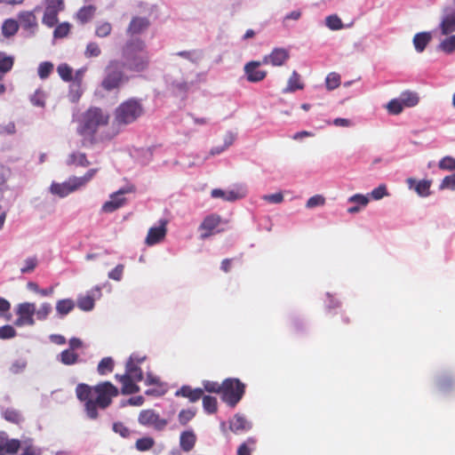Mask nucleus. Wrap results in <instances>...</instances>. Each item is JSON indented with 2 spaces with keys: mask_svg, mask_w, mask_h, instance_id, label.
<instances>
[{
  "mask_svg": "<svg viewBox=\"0 0 455 455\" xmlns=\"http://www.w3.org/2000/svg\"><path fill=\"white\" fill-rule=\"evenodd\" d=\"M150 27V20L147 17L134 16L132 18L127 28L126 34L130 36H135L143 34Z\"/></svg>",
  "mask_w": 455,
  "mask_h": 455,
  "instance_id": "11",
  "label": "nucleus"
},
{
  "mask_svg": "<svg viewBox=\"0 0 455 455\" xmlns=\"http://www.w3.org/2000/svg\"><path fill=\"white\" fill-rule=\"evenodd\" d=\"M290 59V52L285 48H275L268 54L264 56L262 64H271L278 67L283 65Z\"/></svg>",
  "mask_w": 455,
  "mask_h": 455,
  "instance_id": "12",
  "label": "nucleus"
},
{
  "mask_svg": "<svg viewBox=\"0 0 455 455\" xmlns=\"http://www.w3.org/2000/svg\"><path fill=\"white\" fill-rule=\"evenodd\" d=\"M325 84L329 91L338 88L340 85V76L335 72L328 74L325 79Z\"/></svg>",
  "mask_w": 455,
  "mask_h": 455,
  "instance_id": "42",
  "label": "nucleus"
},
{
  "mask_svg": "<svg viewBox=\"0 0 455 455\" xmlns=\"http://www.w3.org/2000/svg\"><path fill=\"white\" fill-rule=\"evenodd\" d=\"M112 32V25L109 22H102L96 27L95 35L98 37H107Z\"/></svg>",
  "mask_w": 455,
  "mask_h": 455,
  "instance_id": "50",
  "label": "nucleus"
},
{
  "mask_svg": "<svg viewBox=\"0 0 455 455\" xmlns=\"http://www.w3.org/2000/svg\"><path fill=\"white\" fill-rule=\"evenodd\" d=\"M140 100L129 99L122 102L115 110L114 122L118 125H127L135 122L143 114Z\"/></svg>",
  "mask_w": 455,
  "mask_h": 455,
  "instance_id": "5",
  "label": "nucleus"
},
{
  "mask_svg": "<svg viewBox=\"0 0 455 455\" xmlns=\"http://www.w3.org/2000/svg\"><path fill=\"white\" fill-rule=\"evenodd\" d=\"M440 29L443 35H449L455 31V12L447 14L443 18Z\"/></svg>",
  "mask_w": 455,
  "mask_h": 455,
  "instance_id": "30",
  "label": "nucleus"
},
{
  "mask_svg": "<svg viewBox=\"0 0 455 455\" xmlns=\"http://www.w3.org/2000/svg\"><path fill=\"white\" fill-rule=\"evenodd\" d=\"M109 114L99 107H91L81 116L78 133L82 136L93 137L100 127L108 125Z\"/></svg>",
  "mask_w": 455,
  "mask_h": 455,
  "instance_id": "3",
  "label": "nucleus"
},
{
  "mask_svg": "<svg viewBox=\"0 0 455 455\" xmlns=\"http://www.w3.org/2000/svg\"><path fill=\"white\" fill-rule=\"evenodd\" d=\"M124 194V190H119L110 196V200L107 201L102 205V211L104 212H113L122 207L125 204V198L123 197Z\"/></svg>",
  "mask_w": 455,
  "mask_h": 455,
  "instance_id": "20",
  "label": "nucleus"
},
{
  "mask_svg": "<svg viewBox=\"0 0 455 455\" xmlns=\"http://www.w3.org/2000/svg\"><path fill=\"white\" fill-rule=\"evenodd\" d=\"M20 25L18 20L6 19L2 24V35L5 38H10L17 34Z\"/></svg>",
  "mask_w": 455,
  "mask_h": 455,
  "instance_id": "25",
  "label": "nucleus"
},
{
  "mask_svg": "<svg viewBox=\"0 0 455 455\" xmlns=\"http://www.w3.org/2000/svg\"><path fill=\"white\" fill-rule=\"evenodd\" d=\"M261 64L262 61H250L244 66V72L249 82L258 83L266 77L267 71L259 69Z\"/></svg>",
  "mask_w": 455,
  "mask_h": 455,
  "instance_id": "15",
  "label": "nucleus"
},
{
  "mask_svg": "<svg viewBox=\"0 0 455 455\" xmlns=\"http://www.w3.org/2000/svg\"><path fill=\"white\" fill-rule=\"evenodd\" d=\"M303 88L304 84L300 81L299 74L297 71H293L288 80L286 88L283 89V92H293L297 90H302Z\"/></svg>",
  "mask_w": 455,
  "mask_h": 455,
  "instance_id": "29",
  "label": "nucleus"
},
{
  "mask_svg": "<svg viewBox=\"0 0 455 455\" xmlns=\"http://www.w3.org/2000/svg\"><path fill=\"white\" fill-rule=\"evenodd\" d=\"M438 168L443 171H455V158L450 156L443 157L438 163Z\"/></svg>",
  "mask_w": 455,
  "mask_h": 455,
  "instance_id": "46",
  "label": "nucleus"
},
{
  "mask_svg": "<svg viewBox=\"0 0 455 455\" xmlns=\"http://www.w3.org/2000/svg\"><path fill=\"white\" fill-rule=\"evenodd\" d=\"M52 312V306L50 303H43L40 307L36 311L38 320H45Z\"/></svg>",
  "mask_w": 455,
  "mask_h": 455,
  "instance_id": "57",
  "label": "nucleus"
},
{
  "mask_svg": "<svg viewBox=\"0 0 455 455\" xmlns=\"http://www.w3.org/2000/svg\"><path fill=\"white\" fill-rule=\"evenodd\" d=\"M430 187L431 181L423 180L416 184L415 190L419 196L426 197L430 195Z\"/></svg>",
  "mask_w": 455,
  "mask_h": 455,
  "instance_id": "45",
  "label": "nucleus"
},
{
  "mask_svg": "<svg viewBox=\"0 0 455 455\" xmlns=\"http://www.w3.org/2000/svg\"><path fill=\"white\" fill-rule=\"evenodd\" d=\"M196 435L192 430L183 431L180 436V447L185 452L191 451L196 443Z\"/></svg>",
  "mask_w": 455,
  "mask_h": 455,
  "instance_id": "22",
  "label": "nucleus"
},
{
  "mask_svg": "<svg viewBox=\"0 0 455 455\" xmlns=\"http://www.w3.org/2000/svg\"><path fill=\"white\" fill-rule=\"evenodd\" d=\"M203 387H204V391L205 390L209 393L220 394L221 389H222V383L220 384L217 381L204 380Z\"/></svg>",
  "mask_w": 455,
  "mask_h": 455,
  "instance_id": "54",
  "label": "nucleus"
},
{
  "mask_svg": "<svg viewBox=\"0 0 455 455\" xmlns=\"http://www.w3.org/2000/svg\"><path fill=\"white\" fill-rule=\"evenodd\" d=\"M113 430L122 437H128L130 435V429L122 422L114 423Z\"/></svg>",
  "mask_w": 455,
  "mask_h": 455,
  "instance_id": "62",
  "label": "nucleus"
},
{
  "mask_svg": "<svg viewBox=\"0 0 455 455\" xmlns=\"http://www.w3.org/2000/svg\"><path fill=\"white\" fill-rule=\"evenodd\" d=\"M439 188L440 189L455 190V173L445 176L443 179Z\"/></svg>",
  "mask_w": 455,
  "mask_h": 455,
  "instance_id": "59",
  "label": "nucleus"
},
{
  "mask_svg": "<svg viewBox=\"0 0 455 455\" xmlns=\"http://www.w3.org/2000/svg\"><path fill=\"white\" fill-rule=\"evenodd\" d=\"M17 335L16 330L9 324L0 327V339H12Z\"/></svg>",
  "mask_w": 455,
  "mask_h": 455,
  "instance_id": "56",
  "label": "nucleus"
},
{
  "mask_svg": "<svg viewBox=\"0 0 455 455\" xmlns=\"http://www.w3.org/2000/svg\"><path fill=\"white\" fill-rule=\"evenodd\" d=\"M53 70V64L49 61L42 62L37 69L38 76L41 79H46Z\"/></svg>",
  "mask_w": 455,
  "mask_h": 455,
  "instance_id": "51",
  "label": "nucleus"
},
{
  "mask_svg": "<svg viewBox=\"0 0 455 455\" xmlns=\"http://www.w3.org/2000/svg\"><path fill=\"white\" fill-rule=\"evenodd\" d=\"M114 370V360L111 357H104L98 364L97 371L101 376L112 372Z\"/></svg>",
  "mask_w": 455,
  "mask_h": 455,
  "instance_id": "39",
  "label": "nucleus"
},
{
  "mask_svg": "<svg viewBox=\"0 0 455 455\" xmlns=\"http://www.w3.org/2000/svg\"><path fill=\"white\" fill-rule=\"evenodd\" d=\"M325 204V198L321 195H315L311 196L306 204L307 208H315L316 206H322Z\"/></svg>",
  "mask_w": 455,
  "mask_h": 455,
  "instance_id": "58",
  "label": "nucleus"
},
{
  "mask_svg": "<svg viewBox=\"0 0 455 455\" xmlns=\"http://www.w3.org/2000/svg\"><path fill=\"white\" fill-rule=\"evenodd\" d=\"M65 7L63 0H45V9L42 22L49 27H54L58 22V15Z\"/></svg>",
  "mask_w": 455,
  "mask_h": 455,
  "instance_id": "7",
  "label": "nucleus"
},
{
  "mask_svg": "<svg viewBox=\"0 0 455 455\" xmlns=\"http://www.w3.org/2000/svg\"><path fill=\"white\" fill-rule=\"evenodd\" d=\"M325 24L331 30H339L343 28V23L337 15L328 16L325 20Z\"/></svg>",
  "mask_w": 455,
  "mask_h": 455,
  "instance_id": "52",
  "label": "nucleus"
},
{
  "mask_svg": "<svg viewBox=\"0 0 455 455\" xmlns=\"http://www.w3.org/2000/svg\"><path fill=\"white\" fill-rule=\"evenodd\" d=\"M70 24L68 22H62L55 28L53 31V36L55 38H64L66 37L70 31Z\"/></svg>",
  "mask_w": 455,
  "mask_h": 455,
  "instance_id": "48",
  "label": "nucleus"
},
{
  "mask_svg": "<svg viewBox=\"0 0 455 455\" xmlns=\"http://www.w3.org/2000/svg\"><path fill=\"white\" fill-rule=\"evenodd\" d=\"M68 165H76L81 167H88L91 163L87 159L86 154L82 152H73L67 159Z\"/></svg>",
  "mask_w": 455,
  "mask_h": 455,
  "instance_id": "26",
  "label": "nucleus"
},
{
  "mask_svg": "<svg viewBox=\"0 0 455 455\" xmlns=\"http://www.w3.org/2000/svg\"><path fill=\"white\" fill-rule=\"evenodd\" d=\"M387 108L388 113L392 115H398L403 111V106L400 99H394L387 103Z\"/></svg>",
  "mask_w": 455,
  "mask_h": 455,
  "instance_id": "55",
  "label": "nucleus"
},
{
  "mask_svg": "<svg viewBox=\"0 0 455 455\" xmlns=\"http://www.w3.org/2000/svg\"><path fill=\"white\" fill-rule=\"evenodd\" d=\"M263 200L270 204H281L283 201V196L282 193H275L271 195L263 196Z\"/></svg>",
  "mask_w": 455,
  "mask_h": 455,
  "instance_id": "64",
  "label": "nucleus"
},
{
  "mask_svg": "<svg viewBox=\"0 0 455 455\" xmlns=\"http://www.w3.org/2000/svg\"><path fill=\"white\" fill-rule=\"evenodd\" d=\"M115 377L122 384V394L132 395L140 391L139 386L135 383L136 381L129 374H116Z\"/></svg>",
  "mask_w": 455,
  "mask_h": 455,
  "instance_id": "19",
  "label": "nucleus"
},
{
  "mask_svg": "<svg viewBox=\"0 0 455 455\" xmlns=\"http://www.w3.org/2000/svg\"><path fill=\"white\" fill-rule=\"evenodd\" d=\"M57 71L63 81L70 82L72 80L73 69L68 64L63 63L59 65Z\"/></svg>",
  "mask_w": 455,
  "mask_h": 455,
  "instance_id": "47",
  "label": "nucleus"
},
{
  "mask_svg": "<svg viewBox=\"0 0 455 455\" xmlns=\"http://www.w3.org/2000/svg\"><path fill=\"white\" fill-rule=\"evenodd\" d=\"M196 416V411L192 409L181 410L178 415L179 422L186 426Z\"/></svg>",
  "mask_w": 455,
  "mask_h": 455,
  "instance_id": "49",
  "label": "nucleus"
},
{
  "mask_svg": "<svg viewBox=\"0 0 455 455\" xmlns=\"http://www.w3.org/2000/svg\"><path fill=\"white\" fill-rule=\"evenodd\" d=\"M122 54L124 68L130 72H144L149 67V52L145 41L140 38L129 39L123 47Z\"/></svg>",
  "mask_w": 455,
  "mask_h": 455,
  "instance_id": "2",
  "label": "nucleus"
},
{
  "mask_svg": "<svg viewBox=\"0 0 455 455\" xmlns=\"http://www.w3.org/2000/svg\"><path fill=\"white\" fill-rule=\"evenodd\" d=\"M76 395L84 403L88 418L96 419L99 417L98 409L109 407L113 398L119 395V390L109 381H102L95 386L79 383L76 387Z\"/></svg>",
  "mask_w": 455,
  "mask_h": 455,
  "instance_id": "1",
  "label": "nucleus"
},
{
  "mask_svg": "<svg viewBox=\"0 0 455 455\" xmlns=\"http://www.w3.org/2000/svg\"><path fill=\"white\" fill-rule=\"evenodd\" d=\"M204 395L203 388H192L190 386L184 385L175 392V396L185 397L189 400L190 403H196L199 401Z\"/></svg>",
  "mask_w": 455,
  "mask_h": 455,
  "instance_id": "17",
  "label": "nucleus"
},
{
  "mask_svg": "<svg viewBox=\"0 0 455 455\" xmlns=\"http://www.w3.org/2000/svg\"><path fill=\"white\" fill-rule=\"evenodd\" d=\"M20 27L27 36H34L38 30V21L35 11H21L17 14Z\"/></svg>",
  "mask_w": 455,
  "mask_h": 455,
  "instance_id": "9",
  "label": "nucleus"
},
{
  "mask_svg": "<svg viewBox=\"0 0 455 455\" xmlns=\"http://www.w3.org/2000/svg\"><path fill=\"white\" fill-rule=\"evenodd\" d=\"M75 308V302L71 299H60L56 303V311L61 315H67Z\"/></svg>",
  "mask_w": 455,
  "mask_h": 455,
  "instance_id": "33",
  "label": "nucleus"
},
{
  "mask_svg": "<svg viewBox=\"0 0 455 455\" xmlns=\"http://www.w3.org/2000/svg\"><path fill=\"white\" fill-rule=\"evenodd\" d=\"M203 399V407L205 412L209 414H213L218 411V401L217 398L211 395H204L201 398Z\"/></svg>",
  "mask_w": 455,
  "mask_h": 455,
  "instance_id": "37",
  "label": "nucleus"
},
{
  "mask_svg": "<svg viewBox=\"0 0 455 455\" xmlns=\"http://www.w3.org/2000/svg\"><path fill=\"white\" fill-rule=\"evenodd\" d=\"M98 171H99V169H97V168L90 169L82 177L75 176V181L78 183V186L80 188H83L93 179V177L96 175Z\"/></svg>",
  "mask_w": 455,
  "mask_h": 455,
  "instance_id": "43",
  "label": "nucleus"
},
{
  "mask_svg": "<svg viewBox=\"0 0 455 455\" xmlns=\"http://www.w3.org/2000/svg\"><path fill=\"white\" fill-rule=\"evenodd\" d=\"M81 188L78 183L75 181V176L70 177L67 181L62 183H52L51 185V192L58 195L60 197L67 196L68 195Z\"/></svg>",
  "mask_w": 455,
  "mask_h": 455,
  "instance_id": "13",
  "label": "nucleus"
},
{
  "mask_svg": "<svg viewBox=\"0 0 455 455\" xmlns=\"http://www.w3.org/2000/svg\"><path fill=\"white\" fill-rule=\"evenodd\" d=\"M100 53L101 50L97 43L91 42L86 45V49L84 51V56L86 58H95L100 56Z\"/></svg>",
  "mask_w": 455,
  "mask_h": 455,
  "instance_id": "53",
  "label": "nucleus"
},
{
  "mask_svg": "<svg viewBox=\"0 0 455 455\" xmlns=\"http://www.w3.org/2000/svg\"><path fill=\"white\" fill-rule=\"evenodd\" d=\"M229 427L235 434H239L251 429V425L243 416L235 414L230 421Z\"/></svg>",
  "mask_w": 455,
  "mask_h": 455,
  "instance_id": "24",
  "label": "nucleus"
},
{
  "mask_svg": "<svg viewBox=\"0 0 455 455\" xmlns=\"http://www.w3.org/2000/svg\"><path fill=\"white\" fill-rule=\"evenodd\" d=\"M138 420L140 425L152 427L157 431L164 430L168 424L167 419H162L157 412L151 409L141 411Z\"/></svg>",
  "mask_w": 455,
  "mask_h": 455,
  "instance_id": "8",
  "label": "nucleus"
},
{
  "mask_svg": "<svg viewBox=\"0 0 455 455\" xmlns=\"http://www.w3.org/2000/svg\"><path fill=\"white\" fill-rule=\"evenodd\" d=\"M77 307L83 311H91L94 307V298L92 294L81 295L77 298Z\"/></svg>",
  "mask_w": 455,
  "mask_h": 455,
  "instance_id": "36",
  "label": "nucleus"
},
{
  "mask_svg": "<svg viewBox=\"0 0 455 455\" xmlns=\"http://www.w3.org/2000/svg\"><path fill=\"white\" fill-rule=\"evenodd\" d=\"M211 195L213 198H222L225 201L233 202L244 196V193L240 190L224 191L220 188L212 189Z\"/></svg>",
  "mask_w": 455,
  "mask_h": 455,
  "instance_id": "23",
  "label": "nucleus"
},
{
  "mask_svg": "<svg viewBox=\"0 0 455 455\" xmlns=\"http://www.w3.org/2000/svg\"><path fill=\"white\" fill-rule=\"evenodd\" d=\"M2 417L8 422L19 425L23 421L22 414L14 408H6L2 411Z\"/></svg>",
  "mask_w": 455,
  "mask_h": 455,
  "instance_id": "31",
  "label": "nucleus"
},
{
  "mask_svg": "<svg viewBox=\"0 0 455 455\" xmlns=\"http://www.w3.org/2000/svg\"><path fill=\"white\" fill-rule=\"evenodd\" d=\"M96 12V7L94 5H86L83 6L79 9L76 13V19L82 23L84 24L88 22L94 16Z\"/></svg>",
  "mask_w": 455,
  "mask_h": 455,
  "instance_id": "32",
  "label": "nucleus"
},
{
  "mask_svg": "<svg viewBox=\"0 0 455 455\" xmlns=\"http://www.w3.org/2000/svg\"><path fill=\"white\" fill-rule=\"evenodd\" d=\"M165 225L166 223L163 222L159 227L150 228L148 232L145 243L151 246L163 241L166 235L167 231Z\"/></svg>",
  "mask_w": 455,
  "mask_h": 455,
  "instance_id": "18",
  "label": "nucleus"
},
{
  "mask_svg": "<svg viewBox=\"0 0 455 455\" xmlns=\"http://www.w3.org/2000/svg\"><path fill=\"white\" fill-rule=\"evenodd\" d=\"M36 313V306L34 303L24 302L20 303L17 307L16 314L18 315L17 319L14 322L16 326H24V325H34V315Z\"/></svg>",
  "mask_w": 455,
  "mask_h": 455,
  "instance_id": "10",
  "label": "nucleus"
},
{
  "mask_svg": "<svg viewBox=\"0 0 455 455\" xmlns=\"http://www.w3.org/2000/svg\"><path fill=\"white\" fill-rule=\"evenodd\" d=\"M400 100L403 108H411L419 103V96L416 92L406 91L401 94Z\"/></svg>",
  "mask_w": 455,
  "mask_h": 455,
  "instance_id": "35",
  "label": "nucleus"
},
{
  "mask_svg": "<svg viewBox=\"0 0 455 455\" xmlns=\"http://www.w3.org/2000/svg\"><path fill=\"white\" fill-rule=\"evenodd\" d=\"M124 65L119 60H110L105 68V75L100 82V87L106 92L118 91L129 81L125 75Z\"/></svg>",
  "mask_w": 455,
  "mask_h": 455,
  "instance_id": "4",
  "label": "nucleus"
},
{
  "mask_svg": "<svg viewBox=\"0 0 455 455\" xmlns=\"http://www.w3.org/2000/svg\"><path fill=\"white\" fill-rule=\"evenodd\" d=\"M13 64L14 59L12 56H7L4 52H0V81L11 71Z\"/></svg>",
  "mask_w": 455,
  "mask_h": 455,
  "instance_id": "28",
  "label": "nucleus"
},
{
  "mask_svg": "<svg viewBox=\"0 0 455 455\" xmlns=\"http://www.w3.org/2000/svg\"><path fill=\"white\" fill-rule=\"evenodd\" d=\"M387 195L388 193L387 190V187L384 184L379 185L378 188H374L371 193V196L374 200H379Z\"/></svg>",
  "mask_w": 455,
  "mask_h": 455,
  "instance_id": "60",
  "label": "nucleus"
},
{
  "mask_svg": "<svg viewBox=\"0 0 455 455\" xmlns=\"http://www.w3.org/2000/svg\"><path fill=\"white\" fill-rule=\"evenodd\" d=\"M256 449V439L253 437L247 438L241 443L237 449L236 455H251Z\"/></svg>",
  "mask_w": 455,
  "mask_h": 455,
  "instance_id": "34",
  "label": "nucleus"
},
{
  "mask_svg": "<svg viewBox=\"0 0 455 455\" xmlns=\"http://www.w3.org/2000/svg\"><path fill=\"white\" fill-rule=\"evenodd\" d=\"M143 358L139 359L135 358L132 355L130 356L128 362L126 363L125 373L129 374L131 377L134 379L135 381H141L143 379V372L138 363H141Z\"/></svg>",
  "mask_w": 455,
  "mask_h": 455,
  "instance_id": "21",
  "label": "nucleus"
},
{
  "mask_svg": "<svg viewBox=\"0 0 455 455\" xmlns=\"http://www.w3.org/2000/svg\"><path fill=\"white\" fill-rule=\"evenodd\" d=\"M124 268V265H122V264L117 265L114 269H112L109 272L108 277L115 281H120L123 276Z\"/></svg>",
  "mask_w": 455,
  "mask_h": 455,
  "instance_id": "63",
  "label": "nucleus"
},
{
  "mask_svg": "<svg viewBox=\"0 0 455 455\" xmlns=\"http://www.w3.org/2000/svg\"><path fill=\"white\" fill-rule=\"evenodd\" d=\"M431 34L429 32H420L414 36L413 44L417 52H422L431 41Z\"/></svg>",
  "mask_w": 455,
  "mask_h": 455,
  "instance_id": "27",
  "label": "nucleus"
},
{
  "mask_svg": "<svg viewBox=\"0 0 455 455\" xmlns=\"http://www.w3.org/2000/svg\"><path fill=\"white\" fill-rule=\"evenodd\" d=\"M220 221L221 219L217 214H211L206 216L199 227V229L202 231L201 238L206 239L214 234V231L220 224Z\"/></svg>",
  "mask_w": 455,
  "mask_h": 455,
  "instance_id": "14",
  "label": "nucleus"
},
{
  "mask_svg": "<svg viewBox=\"0 0 455 455\" xmlns=\"http://www.w3.org/2000/svg\"><path fill=\"white\" fill-rule=\"evenodd\" d=\"M245 385L235 378H228L222 382L221 399L228 406L234 408L243 398Z\"/></svg>",
  "mask_w": 455,
  "mask_h": 455,
  "instance_id": "6",
  "label": "nucleus"
},
{
  "mask_svg": "<svg viewBox=\"0 0 455 455\" xmlns=\"http://www.w3.org/2000/svg\"><path fill=\"white\" fill-rule=\"evenodd\" d=\"M20 448L18 439H9L4 432H0V455H13Z\"/></svg>",
  "mask_w": 455,
  "mask_h": 455,
  "instance_id": "16",
  "label": "nucleus"
},
{
  "mask_svg": "<svg viewBox=\"0 0 455 455\" xmlns=\"http://www.w3.org/2000/svg\"><path fill=\"white\" fill-rule=\"evenodd\" d=\"M155 444V440L152 437L146 436L140 438L136 441L135 447L140 451H146L150 450Z\"/></svg>",
  "mask_w": 455,
  "mask_h": 455,
  "instance_id": "41",
  "label": "nucleus"
},
{
  "mask_svg": "<svg viewBox=\"0 0 455 455\" xmlns=\"http://www.w3.org/2000/svg\"><path fill=\"white\" fill-rule=\"evenodd\" d=\"M45 92L42 89H37L30 97V101L36 107L44 108L45 106Z\"/></svg>",
  "mask_w": 455,
  "mask_h": 455,
  "instance_id": "40",
  "label": "nucleus"
},
{
  "mask_svg": "<svg viewBox=\"0 0 455 455\" xmlns=\"http://www.w3.org/2000/svg\"><path fill=\"white\" fill-rule=\"evenodd\" d=\"M439 48L445 53L455 52V35L450 36L443 40L439 44Z\"/></svg>",
  "mask_w": 455,
  "mask_h": 455,
  "instance_id": "44",
  "label": "nucleus"
},
{
  "mask_svg": "<svg viewBox=\"0 0 455 455\" xmlns=\"http://www.w3.org/2000/svg\"><path fill=\"white\" fill-rule=\"evenodd\" d=\"M37 265V259L36 257L28 258L25 260V265L20 268L21 273H30L32 272Z\"/></svg>",
  "mask_w": 455,
  "mask_h": 455,
  "instance_id": "61",
  "label": "nucleus"
},
{
  "mask_svg": "<svg viewBox=\"0 0 455 455\" xmlns=\"http://www.w3.org/2000/svg\"><path fill=\"white\" fill-rule=\"evenodd\" d=\"M79 355L71 349H65L60 355V361L65 365H72L78 362Z\"/></svg>",
  "mask_w": 455,
  "mask_h": 455,
  "instance_id": "38",
  "label": "nucleus"
}]
</instances>
